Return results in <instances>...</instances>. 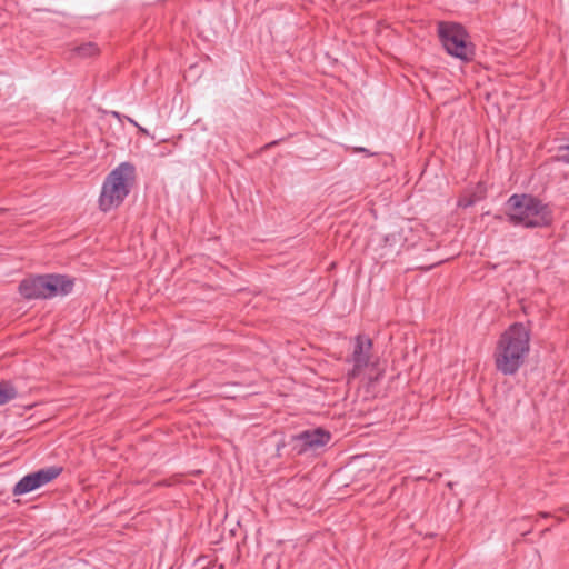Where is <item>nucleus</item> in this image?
<instances>
[{
    "label": "nucleus",
    "instance_id": "nucleus-1",
    "mask_svg": "<svg viewBox=\"0 0 569 569\" xmlns=\"http://www.w3.org/2000/svg\"><path fill=\"white\" fill-rule=\"evenodd\" d=\"M531 329L521 323H512L499 338L493 353L495 365L505 376L515 375L525 363L530 351Z\"/></svg>",
    "mask_w": 569,
    "mask_h": 569
},
{
    "label": "nucleus",
    "instance_id": "nucleus-2",
    "mask_svg": "<svg viewBox=\"0 0 569 569\" xmlns=\"http://www.w3.org/2000/svg\"><path fill=\"white\" fill-rule=\"evenodd\" d=\"M506 216L512 226L543 228L552 223V210L531 194H512L506 203Z\"/></svg>",
    "mask_w": 569,
    "mask_h": 569
},
{
    "label": "nucleus",
    "instance_id": "nucleus-3",
    "mask_svg": "<svg viewBox=\"0 0 569 569\" xmlns=\"http://www.w3.org/2000/svg\"><path fill=\"white\" fill-rule=\"evenodd\" d=\"M136 180V168L130 162H122L104 179L99 196V208L108 212L118 208L130 193Z\"/></svg>",
    "mask_w": 569,
    "mask_h": 569
},
{
    "label": "nucleus",
    "instance_id": "nucleus-4",
    "mask_svg": "<svg viewBox=\"0 0 569 569\" xmlns=\"http://www.w3.org/2000/svg\"><path fill=\"white\" fill-rule=\"evenodd\" d=\"M73 280L62 274H43L22 280L19 291L26 299H50L72 291Z\"/></svg>",
    "mask_w": 569,
    "mask_h": 569
},
{
    "label": "nucleus",
    "instance_id": "nucleus-5",
    "mask_svg": "<svg viewBox=\"0 0 569 569\" xmlns=\"http://www.w3.org/2000/svg\"><path fill=\"white\" fill-rule=\"evenodd\" d=\"M438 36L446 51L462 61H469L473 57V46L467 41L465 28L455 22H439Z\"/></svg>",
    "mask_w": 569,
    "mask_h": 569
},
{
    "label": "nucleus",
    "instance_id": "nucleus-6",
    "mask_svg": "<svg viewBox=\"0 0 569 569\" xmlns=\"http://www.w3.org/2000/svg\"><path fill=\"white\" fill-rule=\"evenodd\" d=\"M372 340L366 335H358L353 340L352 352L348 362L352 363L349 377L359 376L370 363L372 358Z\"/></svg>",
    "mask_w": 569,
    "mask_h": 569
},
{
    "label": "nucleus",
    "instance_id": "nucleus-7",
    "mask_svg": "<svg viewBox=\"0 0 569 569\" xmlns=\"http://www.w3.org/2000/svg\"><path fill=\"white\" fill-rule=\"evenodd\" d=\"M61 471V467H50L29 473L16 483L12 492L14 496L31 492L56 479Z\"/></svg>",
    "mask_w": 569,
    "mask_h": 569
},
{
    "label": "nucleus",
    "instance_id": "nucleus-8",
    "mask_svg": "<svg viewBox=\"0 0 569 569\" xmlns=\"http://www.w3.org/2000/svg\"><path fill=\"white\" fill-rule=\"evenodd\" d=\"M330 439V432L321 428L305 430L292 438L295 442L293 449L299 455H303L310 450H317L325 447Z\"/></svg>",
    "mask_w": 569,
    "mask_h": 569
},
{
    "label": "nucleus",
    "instance_id": "nucleus-9",
    "mask_svg": "<svg viewBox=\"0 0 569 569\" xmlns=\"http://www.w3.org/2000/svg\"><path fill=\"white\" fill-rule=\"evenodd\" d=\"M18 397L17 388L10 382L0 381V406L10 402Z\"/></svg>",
    "mask_w": 569,
    "mask_h": 569
},
{
    "label": "nucleus",
    "instance_id": "nucleus-10",
    "mask_svg": "<svg viewBox=\"0 0 569 569\" xmlns=\"http://www.w3.org/2000/svg\"><path fill=\"white\" fill-rule=\"evenodd\" d=\"M72 53L79 58H91L99 53V48L94 42H84L76 46L72 49Z\"/></svg>",
    "mask_w": 569,
    "mask_h": 569
},
{
    "label": "nucleus",
    "instance_id": "nucleus-11",
    "mask_svg": "<svg viewBox=\"0 0 569 569\" xmlns=\"http://www.w3.org/2000/svg\"><path fill=\"white\" fill-rule=\"evenodd\" d=\"M402 236L398 232H392L383 238V248H390L391 251L398 252L399 248L402 246Z\"/></svg>",
    "mask_w": 569,
    "mask_h": 569
},
{
    "label": "nucleus",
    "instance_id": "nucleus-12",
    "mask_svg": "<svg viewBox=\"0 0 569 569\" xmlns=\"http://www.w3.org/2000/svg\"><path fill=\"white\" fill-rule=\"evenodd\" d=\"M552 158L555 161L569 163V142L557 146Z\"/></svg>",
    "mask_w": 569,
    "mask_h": 569
},
{
    "label": "nucleus",
    "instance_id": "nucleus-13",
    "mask_svg": "<svg viewBox=\"0 0 569 569\" xmlns=\"http://www.w3.org/2000/svg\"><path fill=\"white\" fill-rule=\"evenodd\" d=\"M348 150H351L355 153H358V152L363 153L366 157H372L376 154L375 152H371L370 150H368L363 147H353V148H349Z\"/></svg>",
    "mask_w": 569,
    "mask_h": 569
},
{
    "label": "nucleus",
    "instance_id": "nucleus-14",
    "mask_svg": "<svg viewBox=\"0 0 569 569\" xmlns=\"http://www.w3.org/2000/svg\"><path fill=\"white\" fill-rule=\"evenodd\" d=\"M472 204V201L471 200H467V201H459V206L461 207H469Z\"/></svg>",
    "mask_w": 569,
    "mask_h": 569
},
{
    "label": "nucleus",
    "instance_id": "nucleus-15",
    "mask_svg": "<svg viewBox=\"0 0 569 569\" xmlns=\"http://www.w3.org/2000/svg\"><path fill=\"white\" fill-rule=\"evenodd\" d=\"M538 516L541 517V518L551 517V515L549 512H539Z\"/></svg>",
    "mask_w": 569,
    "mask_h": 569
},
{
    "label": "nucleus",
    "instance_id": "nucleus-16",
    "mask_svg": "<svg viewBox=\"0 0 569 569\" xmlns=\"http://www.w3.org/2000/svg\"><path fill=\"white\" fill-rule=\"evenodd\" d=\"M562 510H563L567 515H569V507H565V508H562Z\"/></svg>",
    "mask_w": 569,
    "mask_h": 569
}]
</instances>
